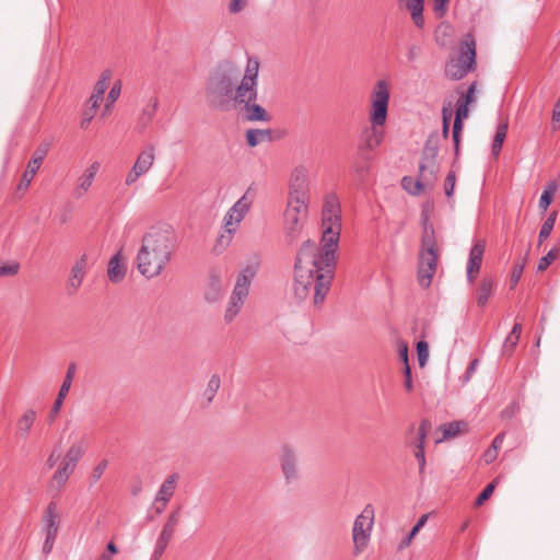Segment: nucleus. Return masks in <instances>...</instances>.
<instances>
[{"label": "nucleus", "instance_id": "obj_21", "mask_svg": "<svg viewBox=\"0 0 560 560\" xmlns=\"http://www.w3.org/2000/svg\"><path fill=\"white\" fill-rule=\"evenodd\" d=\"M254 276H255L254 269H252L249 267L243 269L237 276V279H236V282H235V285H234V289H233L231 295H233L234 299H236L237 301H241V300L246 301L248 293H249V287H250Z\"/></svg>", "mask_w": 560, "mask_h": 560}, {"label": "nucleus", "instance_id": "obj_23", "mask_svg": "<svg viewBox=\"0 0 560 560\" xmlns=\"http://www.w3.org/2000/svg\"><path fill=\"white\" fill-rule=\"evenodd\" d=\"M178 476L176 474L170 475L161 485L155 495V503L163 502L166 505L171 498L174 495Z\"/></svg>", "mask_w": 560, "mask_h": 560}, {"label": "nucleus", "instance_id": "obj_16", "mask_svg": "<svg viewBox=\"0 0 560 560\" xmlns=\"http://www.w3.org/2000/svg\"><path fill=\"white\" fill-rule=\"evenodd\" d=\"M178 521H179L178 511L170 514V516H168V518H167V521H166V523L155 542V548H154V552H153V557L155 558V560H158L165 551L170 540L172 539V537L174 535L175 527L177 526Z\"/></svg>", "mask_w": 560, "mask_h": 560}, {"label": "nucleus", "instance_id": "obj_33", "mask_svg": "<svg viewBox=\"0 0 560 560\" xmlns=\"http://www.w3.org/2000/svg\"><path fill=\"white\" fill-rule=\"evenodd\" d=\"M406 7V9L410 12L411 19L413 23L418 27H422L424 23V19L422 15L423 12V1L424 0H399Z\"/></svg>", "mask_w": 560, "mask_h": 560}, {"label": "nucleus", "instance_id": "obj_48", "mask_svg": "<svg viewBox=\"0 0 560 560\" xmlns=\"http://www.w3.org/2000/svg\"><path fill=\"white\" fill-rule=\"evenodd\" d=\"M557 255H558L557 248L550 249L545 256H542L539 259L538 265H537V270L545 271L550 266V264L557 258Z\"/></svg>", "mask_w": 560, "mask_h": 560}, {"label": "nucleus", "instance_id": "obj_58", "mask_svg": "<svg viewBox=\"0 0 560 560\" xmlns=\"http://www.w3.org/2000/svg\"><path fill=\"white\" fill-rule=\"evenodd\" d=\"M398 354H399L400 360L404 362V366L409 365L408 343L406 341L400 340L398 342Z\"/></svg>", "mask_w": 560, "mask_h": 560}, {"label": "nucleus", "instance_id": "obj_27", "mask_svg": "<svg viewBox=\"0 0 560 560\" xmlns=\"http://www.w3.org/2000/svg\"><path fill=\"white\" fill-rule=\"evenodd\" d=\"M36 420V412L33 409H27L19 418L16 422L15 435L19 439L25 440Z\"/></svg>", "mask_w": 560, "mask_h": 560}, {"label": "nucleus", "instance_id": "obj_47", "mask_svg": "<svg viewBox=\"0 0 560 560\" xmlns=\"http://www.w3.org/2000/svg\"><path fill=\"white\" fill-rule=\"evenodd\" d=\"M469 105L462 103V100H458L457 102V108L455 113V120L454 125L462 126L463 127V120L468 117L469 115Z\"/></svg>", "mask_w": 560, "mask_h": 560}, {"label": "nucleus", "instance_id": "obj_30", "mask_svg": "<svg viewBox=\"0 0 560 560\" xmlns=\"http://www.w3.org/2000/svg\"><path fill=\"white\" fill-rule=\"evenodd\" d=\"M108 278L112 282H119L126 275V268L121 260V253H117L108 264L107 270Z\"/></svg>", "mask_w": 560, "mask_h": 560}, {"label": "nucleus", "instance_id": "obj_7", "mask_svg": "<svg viewBox=\"0 0 560 560\" xmlns=\"http://www.w3.org/2000/svg\"><path fill=\"white\" fill-rule=\"evenodd\" d=\"M259 61L256 58H248L245 73L240 83L236 84L232 95V102L241 107L257 100Z\"/></svg>", "mask_w": 560, "mask_h": 560}, {"label": "nucleus", "instance_id": "obj_17", "mask_svg": "<svg viewBox=\"0 0 560 560\" xmlns=\"http://www.w3.org/2000/svg\"><path fill=\"white\" fill-rule=\"evenodd\" d=\"M486 244L482 240L474 243L466 266V275L469 283H472L480 271Z\"/></svg>", "mask_w": 560, "mask_h": 560}, {"label": "nucleus", "instance_id": "obj_19", "mask_svg": "<svg viewBox=\"0 0 560 560\" xmlns=\"http://www.w3.org/2000/svg\"><path fill=\"white\" fill-rule=\"evenodd\" d=\"M75 364L74 363H71L69 364L68 369H67V373H66V376L63 378V382L61 384V387L59 389V393L57 395V398L51 407V410H50V413H49V418L50 420L52 421L57 415L59 413L60 409H61V406L63 404V399L66 398V396L68 395L70 388H71V385H72V381H73V377H74V374H75Z\"/></svg>", "mask_w": 560, "mask_h": 560}, {"label": "nucleus", "instance_id": "obj_9", "mask_svg": "<svg viewBox=\"0 0 560 560\" xmlns=\"http://www.w3.org/2000/svg\"><path fill=\"white\" fill-rule=\"evenodd\" d=\"M254 202V192L247 189L245 194L228 210L223 218L224 230L229 234L226 243L231 242L240 223L244 220Z\"/></svg>", "mask_w": 560, "mask_h": 560}, {"label": "nucleus", "instance_id": "obj_15", "mask_svg": "<svg viewBox=\"0 0 560 560\" xmlns=\"http://www.w3.org/2000/svg\"><path fill=\"white\" fill-rule=\"evenodd\" d=\"M308 170L304 165H298L293 168L289 179L288 197L306 198L308 192Z\"/></svg>", "mask_w": 560, "mask_h": 560}, {"label": "nucleus", "instance_id": "obj_56", "mask_svg": "<svg viewBox=\"0 0 560 560\" xmlns=\"http://www.w3.org/2000/svg\"><path fill=\"white\" fill-rule=\"evenodd\" d=\"M518 342V337L517 336H508L504 340V343H503V352L506 353V354H511L516 345Z\"/></svg>", "mask_w": 560, "mask_h": 560}, {"label": "nucleus", "instance_id": "obj_41", "mask_svg": "<svg viewBox=\"0 0 560 560\" xmlns=\"http://www.w3.org/2000/svg\"><path fill=\"white\" fill-rule=\"evenodd\" d=\"M20 270V264L13 260H0V277H13Z\"/></svg>", "mask_w": 560, "mask_h": 560}, {"label": "nucleus", "instance_id": "obj_35", "mask_svg": "<svg viewBox=\"0 0 560 560\" xmlns=\"http://www.w3.org/2000/svg\"><path fill=\"white\" fill-rule=\"evenodd\" d=\"M442 440H447L456 436L459 432L466 429L464 421H453L441 425Z\"/></svg>", "mask_w": 560, "mask_h": 560}, {"label": "nucleus", "instance_id": "obj_1", "mask_svg": "<svg viewBox=\"0 0 560 560\" xmlns=\"http://www.w3.org/2000/svg\"><path fill=\"white\" fill-rule=\"evenodd\" d=\"M322 237L316 253V244L303 242L294 264L293 293L299 302L313 293V303L323 304L330 290L337 266V250L342 229L341 206L335 194L324 199L320 213Z\"/></svg>", "mask_w": 560, "mask_h": 560}, {"label": "nucleus", "instance_id": "obj_51", "mask_svg": "<svg viewBox=\"0 0 560 560\" xmlns=\"http://www.w3.org/2000/svg\"><path fill=\"white\" fill-rule=\"evenodd\" d=\"M495 488V481L490 482L486 488L480 492V494L477 497L475 501L476 506H480L483 504L485 501H487L491 494L493 493V490Z\"/></svg>", "mask_w": 560, "mask_h": 560}, {"label": "nucleus", "instance_id": "obj_57", "mask_svg": "<svg viewBox=\"0 0 560 560\" xmlns=\"http://www.w3.org/2000/svg\"><path fill=\"white\" fill-rule=\"evenodd\" d=\"M415 457L419 464V474L422 475L427 465L424 447L420 446L415 451Z\"/></svg>", "mask_w": 560, "mask_h": 560}, {"label": "nucleus", "instance_id": "obj_5", "mask_svg": "<svg viewBox=\"0 0 560 560\" xmlns=\"http://www.w3.org/2000/svg\"><path fill=\"white\" fill-rule=\"evenodd\" d=\"M476 65V44L474 37L468 34L464 37L459 54L451 58L445 66V75L454 81L463 79L468 72L472 71Z\"/></svg>", "mask_w": 560, "mask_h": 560}, {"label": "nucleus", "instance_id": "obj_64", "mask_svg": "<svg viewBox=\"0 0 560 560\" xmlns=\"http://www.w3.org/2000/svg\"><path fill=\"white\" fill-rule=\"evenodd\" d=\"M418 534V530H416L413 527L410 530V533L399 542V549H404L408 547L413 539V537Z\"/></svg>", "mask_w": 560, "mask_h": 560}, {"label": "nucleus", "instance_id": "obj_18", "mask_svg": "<svg viewBox=\"0 0 560 560\" xmlns=\"http://www.w3.org/2000/svg\"><path fill=\"white\" fill-rule=\"evenodd\" d=\"M223 290L222 272L218 269H212L209 272V277L203 289L205 300L209 303L219 301L223 294Z\"/></svg>", "mask_w": 560, "mask_h": 560}, {"label": "nucleus", "instance_id": "obj_46", "mask_svg": "<svg viewBox=\"0 0 560 560\" xmlns=\"http://www.w3.org/2000/svg\"><path fill=\"white\" fill-rule=\"evenodd\" d=\"M48 153V144H40L37 147V149L34 151L32 159L28 161L30 163L34 164V166L42 165L45 156Z\"/></svg>", "mask_w": 560, "mask_h": 560}, {"label": "nucleus", "instance_id": "obj_14", "mask_svg": "<svg viewBox=\"0 0 560 560\" xmlns=\"http://www.w3.org/2000/svg\"><path fill=\"white\" fill-rule=\"evenodd\" d=\"M155 161V148L153 144H148L138 154L132 167L125 178L126 186H132L141 176L145 175Z\"/></svg>", "mask_w": 560, "mask_h": 560}, {"label": "nucleus", "instance_id": "obj_26", "mask_svg": "<svg viewBox=\"0 0 560 560\" xmlns=\"http://www.w3.org/2000/svg\"><path fill=\"white\" fill-rule=\"evenodd\" d=\"M383 126L384 125H371V129L366 132L363 144L360 145L361 151H373L381 145L384 140V131L382 129Z\"/></svg>", "mask_w": 560, "mask_h": 560}, {"label": "nucleus", "instance_id": "obj_8", "mask_svg": "<svg viewBox=\"0 0 560 560\" xmlns=\"http://www.w3.org/2000/svg\"><path fill=\"white\" fill-rule=\"evenodd\" d=\"M389 85L385 80L375 83L371 92L369 119L371 125H385L389 104Z\"/></svg>", "mask_w": 560, "mask_h": 560}, {"label": "nucleus", "instance_id": "obj_45", "mask_svg": "<svg viewBox=\"0 0 560 560\" xmlns=\"http://www.w3.org/2000/svg\"><path fill=\"white\" fill-rule=\"evenodd\" d=\"M69 478L70 475L58 468L51 478L50 487L60 490L67 483Z\"/></svg>", "mask_w": 560, "mask_h": 560}, {"label": "nucleus", "instance_id": "obj_36", "mask_svg": "<svg viewBox=\"0 0 560 560\" xmlns=\"http://www.w3.org/2000/svg\"><path fill=\"white\" fill-rule=\"evenodd\" d=\"M244 303H245V300L237 301L236 299H234L233 295H231L230 301L226 306V310H225L224 319L228 323L232 322L240 313Z\"/></svg>", "mask_w": 560, "mask_h": 560}, {"label": "nucleus", "instance_id": "obj_50", "mask_svg": "<svg viewBox=\"0 0 560 560\" xmlns=\"http://www.w3.org/2000/svg\"><path fill=\"white\" fill-rule=\"evenodd\" d=\"M524 268H525V259L522 262H517L513 266V269L511 272V278H510L511 288H514L518 283V281L522 278Z\"/></svg>", "mask_w": 560, "mask_h": 560}, {"label": "nucleus", "instance_id": "obj_42", "mask_svg": "<svg viewBox=\"0 0 560 560\" xmlns=\"http://www.w3.org/2000/svg\"><path fill=\"white\" fill-rule=\"evenodd\" d=\"M370 170V160L369 158H363L361 161H358L353 165V172L357 176V178L362 182L364 180L366 174Z\"/></svg>", "mask_w": 560, "mask_h": 560}, {"label": "nucleus", "instance_id": "obj_12", "mask_svg": "<svg viewBox=\"0 0 560 560\" xmlns=\"http://www.w3.org/2000/svg\"><path fill=\"white\" fill-rule=\"evenodd\" d=\"M112 79V71L104 70L94 85L93 92L88 101V107L83 110L81 127L88 128L92 119L94 118L95 112L100 106V103L103 101L105 91L108 88L109 81Z\"/></svg>", "mask_w": 560, "mask_h": 560}, {"label": "nucleus", "instance_id": "obj_6", "mask_svg": "<svg viewBox=\"0 0 560 560\" xmlns=\"http://www.w3.org/2000/svg\"><path fill=\"white\" fill-rule=\"evenodd\" d=\"M307 200L306 198L288 197L283 212V226L289 243H293L301 234L308 213Z\"/></svg>", "mask_w": 560, "mask_h": 560}, {"label": "nucleus", "instance_id": "obj_37", "mask_svg": "<svg viewBox=\"0 0 560 560\" xmlns=\"http://www.w3.org/2000/svg\"><path fill=\"white\" fill-rule=\"evenodd\" d=\"M84 453V445L82 443H74L68 448L63 458L77 465L79 460L83 457Z\"/></svg>", "mask_w": 560, "mask_h": 560}, {"label": "nucleus", "instance_id": "obj_11", "mask_svg": "<svg viewBox=\"0 0 560 560\" xmlns=\"http://www.w3.org/2000/svg\"><path fill=\"white\" fill-rule=\"evenodd\" d=\"M439 153L438 137L430 136L425 141L422 162L419 170L422 171V177L428 183H436L439 173V163L436 161Z\"/></svg>", "mask_w": 560, "mask_h": 560}, {"label": "nucleus", "instance_id": "obj_59", "mask_svg": "<svg viewBox=\"0 0 560 560\" xmlns=\"http://www.w3.org/2000/svg\"><path fill=\"white\" fill-rule=\"evenodd\" d=\"M404 376H405L404 386H405L406 390L411 392L413 389V383H412V377H411L410 365L404 366Z\"/></svg>", "mask_w": 560, "mask_h": 560}, {"label": "nucleus", "instance_id": "obj_55", "mask_svg": "<svg viewBox=\"0 0 560 560\" xmlns=\"http://www.w3.org/2000/svg\"><path fill=\"white\" fill-rule=\"evenodd\" d=\"M248 3V0H231L229 3V11L232 14L242 12Z\"/></svg>", "mask_w": 560, "mask_h": 560}, {"label": "nucleus", "instance_id": "obj_54", "mask_svg": "<svg viewBox=\"0 0 560 560\" xmlns=\"http://www.w3.org/2000/svg\"><path fill=\"white\" fill-rule=\"evenodd\" d=\"M455 182H456V177H455V173L454 172H450L445 178V183H444V190H445V195L447 197H452L453 194H454V188H455Z\"/></svg>", "mask_w": 560, "mask_h": 560}, {"label": "nucleus", "instance_id": "obj_44", "mask_svg": "<svg viewBox=\"0 0 560 560\" xmlns=\"http://www.w3.org/2000/svg\"><path fill=\"white\" fill-rule=\"evenodd\" d=\"M431 429V423L429 420H422L420 425H419V429H418V436L415 441V447L418 448L420 446L424 447V441H425V436L429 432V430Z\"/></svg>", "mask_w": 560, "mask_h": 560}, {"label": "nucleus", "instance_id": "obj_49", "mask_svg": "<svg viewBox=\"0 0 560 560\" xmlns=\"http://www.w3.org/2000/svg\"><path fill=\"white\" fill-rule=\"evenodd\" d=\"M417 355L419 365L423 368L429 358V346L425 341H419L417 343Z\"/></svg>", "mask_w": 560, "mask_h": 560}, {"label": "nucleus", "instance_id": "obj_62", "mask_svg": "<svg viewBox=\"0 0 560 560\" xmlns=\"http://www.w3.org/2000/svg\"><path fill=\"white\" fill-rule=\"evenodd\" d=\"M56 537L57 536L46 535L45 541H44V545H43V552L45 555H48V553L51 552Z\"/></svg>", "mask_w": 560, "mask_h": 560}, {"label": "nucleus", "instance_id": "obj_2", "mask_svg": "<svg viewBox=\"0 0 560 560\" xmlns=\"http://www.w3.org/2000/svg\"><path fill=\"white\" fill-rule=\"evenodd\" d=\"M177 246V237L172 226L163 224L151 226L142 236L137 254V269L148 279L161 275Z\"/></svg>", "mask_w": 560, "mask_h": 560}, {"label": "nucleus", "instance_id": "obj_3", "mask_svg": "<svg viewBox=\"0 0 560 560\" xmlns=\"http://www.w3.org/2000/svg\"><path fill=\"white\" fill-rule=\"evenodd\" d=\"M240 78L241 71L234 63H220L209 75L206 84L205 93L208 105L215 109L229 110Z\"/></svg>", "mask_w": 560, "mask_h": 560}, {"label": "nucleus", "instance_id": "obj_39", "mask_svg": "<svg viewBox=\"0 0 560 560\" xmlns=\"http://www.w3.org/2000/svg\"><path fill=\"white\" fill-rule=\"evenodd\" d=\"M556 218H557V213L552 212L542 223V226L540 229L539 236H538L539 245L544 242V240H546L551 234L553 226H555Z\"/></svg>", "mask_w": 560, "mask_h": 560}, {"label": "nucleus", "instance_id": "obj_63", "mask_svg": "<svg viewBox=\"0 0 560 560\" xmlns=\"http://www.w3.org/2000/svg\"><path fill=\"white\" fill-rule=\"evenodd\" d=\"M77 465L71 463V462H68L67 459L62 458L60 465L58 468H60L61 470H63L65 472H67L68 475H72L74 469H75Z\"/></svg>", "mask_w": 560, "mask_h": 560}, {"label": "nucleus", "instance_id": "obj_13", "mask_svg": "<svg viewBox=\"0 0 560 560\" xmlns=\"http://www.w3.org/2000/svg\"><path fill=\"white\" fill-rule=\"evenodd\" d=\"M279 462L285 483L291 485L296 481L300 477L298 450L290 444L281 445Z\"/></svg>", "mask_w": 560, "mask_h": 560}, {"label": "nucleus", "instance_id": "obj_20", "mask_svg": "<svg viewBox=\"0 0 560 560\" xmlns=\"http://www.w3.org/2000/svg\"><path fill=\"white\" fill-rule=\"evenodd\" d=\"M100 162H93L82 175H80L77 179L75 187L73 189L74 198H82L91 188L93 180L100 170Z\"/></svg>", "mask_w": 560, "mask_h": 560}, {"label": "nucleus", "instance_id": "obj_60", "mask_svg": "<svg viewBox=\"0 0 560 560\" xmlns=\"http://www.w3.org/2000/svg\"><path fill=\"white\" fill-rule=\"evenodd\" d=\"M475 90H476V84L475 83L470 84L464 98H460L462 103L467 104V105H470L471 103H474L476 101Z\"/></svg>", "mask_w": 560, "mask_h": 560}, {"label": "nucleus", "instance_id": "obj_24", "mask_svg": "<svg viewBox=\"0 0 560 560\" xmlns=\"http://www.w3.org/2000/svg\"><path fill=\"white\" fill-rule=\"evenodd\" d=\"M435 183H428L422 177V171L419 170V177L418 179H413L410 176H405L401 179V186L402 188L413 195L418 196L420 195L425 188H432Z\"/></svg>", "mask_w": 560, "mask_h": 560}, {"label": "nucleus", "instance_id": "obj_28", "mask_svg": "<svg viewBox=\"0 0 560 560\" xmlns=\"http://www.w3.org/2000/svg\"><path fill=\"white\" fill-rule=\"evenodd\" d=\"M242 110L244 112V118L248 121H269L271 119L267 110L255 102L245 104L242 106Z\"/></svg>", "mask_w": 560, "mask_h": 560}, {"label": "nucleus", "instance_id": "obj_61", "mask_svg": "<svg viewBox=\"0 0 560 560\" xmlns=\"http://www.w3.org/2000/svg\"><path fill=\"white\" fill-rule=\"evenodd\" d=\"M463 130L462 126L453 125V140L455 147V154L457 155L459 152V142H460V132Z\"/></svg>", "mask_w": 560, "mask_h": 560}, {"label": "nucleus", "instance_id": "obj_52", "mask_svg": "<svg viewBox=\"0 0 560 560\" xmlns=\"http://www.w3.org/2000/svg\"><path fill=\"white\" fill-rule=\"evenodd\" d=\"M553 191H555L553 187H549L548 189H545L542 191L540 199H539V208L542 211H546L548 209V207L550 206V203L552 201Z\"/></svg>", "mask_w": 560, "mask_h": 560}, {"label": "nucleus", "instance_id": "obj_22", "mask_svg": "<svg viewBox=\"0 0 560 560\" xmlns=\"http://www.w3.org/2000/svg\"><path fill=\"white\" fill-rule=\"evenodd\" d=\"M86 265V256L83 255L75 261V264L71 268V275L68 280V289L71 292H75L80 288L85 276Z\"/></svg>", "mask_w": 560, "mask_h": 560}, {"label": "nucleus", "instance_id": "obj_32", "mask_svg": "<svg viewBox=\"0 0 560 560\" xmlns=\"http://www.w3.org/2000/svg\"><path fill=\"white\" fill-rule=\"evenodd\" d=\"M159 106V101L156 97L150 98L148 104L142 108L141 114L138 119L139 127L143 130L145 129L151 121L153 120Z\"/></svg>", "mask_w": 560, "mask_h": 560}, {"label": "nucleus", "instance_id": "obj_53", "mask_svg": "<svg viewBox=\"0 0 560 560\" xmlns=\"http://www.w3.org/2000/svg\"><path fill=\"white\" fill-rule=\"evenodd\" d=\"M119 94H120V83L117 82L112 86V89L107 95L106 105H105L106 109H109L110 105L116 102Z\"/></svg>", "mask_w": 560, "mask_h": 560}, {"label": "nucleus", "instance_id": "obj_38", "mask_svg": "<svg viewBox=\"0 0 560 560\" xmlns=\"http://www.w3.org/2000/svg\"><path fill=\"white\" fill-rule=\"evenodd\" d=\"M38 170H39V166H34V164L28 162L26 170L24 171V173L22 175V178L18 186V189L26 190L30 187V185H31L34 176L38 172Z\"/></svg>", "mask_w": 560, "mask_h": 560}, {"label": "nucleus", "instance_id": "obj_10", "mask_svg": "<svg viewBox=\"0 0 560 560\" xmlns=\"http://www.w3.org/2000/svg\"><path fill=\"white\" fill-rule=\"evenodd\" d=\"M374 523V512L370 505L365 506L359 514L353 524L352 539L354 544V553L359 555L366 546L371 537Z\"/></svg>", "mask_w": 560, "mask_h": 560}, {"label": "nucleus", "instance_id": "obj_31", "mask_svg": "<svg viewBox=\"0 0 560 560\" xmlns=\"http://www.w3.org/2000/svg\"><path fill=\"white\" fill-rule=\"evenodd\" d=\"M494 281L491 278H482L476 290L478 306L483 307L492 295Z\"/></svg>", "mask_w": 560, "mask_h": 560}, {"label": "nucleus", "instance_id": "obj_40", "mask_svg": "<svg viewBox=\"0 0 560 560\" xmlns=\"http://www.w3.org/2000/svg\"><path fill=\"white\" fill-rule=\"evenodd\" d=\"M221 385V380L218 375H212L207 384V387L205 389V397L207 398L208 402H211L219 390Z\"/></svg>", "mask_w": 560, "mask_h": 560}, {"label": "nucleus", "instance_id": "obj_43", "mask_svg": "<svg viewBox=\"0 0 560 560\" xmlns=\"http://www.w3.org/2000/svg\"><path fill=\"white\" fill-rule=\"evenodd\" d=\"M108 462L106 459H102L92 470L89 481L90 485L93 486L100 481L102 476L104 475L106 468H107Z\"/></svg>", "mask_w": 560, "mask_h": 560}, {"label": "nucleus", "instance_id": "obj_4", "mask_svg": "<svg viewBox=\"0 0 560 560\" xmlns=\"http://www.w3.org/2000/svg\"><path fill=\"white\" fill-rule=\"evenodd\" d=\"M438 255L434 230L425 228L421 238L418 262V281L422 288H429L436 271Z\"/></svg>", "mask_w": 560, "mask_h": 560}, {"label": "nucleus", "instance_id": "obj_25", "mask_svg": "<svg viewBox=\"0 0 560 560\" xmlns=\"http://www.w3.org/2000/svg\"><path fill=\"white\" fill-rule=\"evenodd\" d=\"M59 516L56 502H50L44 515L45 535L57 536L59 528Z\"/></svg>", "mask_w": 560, "mask_h": 560}, {"label": "nucleus", "instance_id": "obj_34", "mask_svg": "<svg viewBox=\"0 0 560 560\" xmlns=\"http://www.w3.org/2000/svg\"><path fill=\"white\" fill-rule=\"evenodd\" d=\"M508 126L509 122L508 119H505L504 121L500 122L497 127V131L492 142V154L494 156H498L501 152L504 139L506 137Z\"/></svg>", "mask_w": 560, "mask_h": 560}, {"label": "nucleus", "instance_id": "obj_29", "mask_svg": "<svg viewBox=\"0 0 560 560\" xmlns=\"http://www.w3.org/2000/svg\"><path fill=\"white\" fill-rule=\"evenodd\" d=\"M273 140L271 129H248L246 131V142L250 148H255L261 142H271Z\"/></svg>", "mask_w": 560, "mask_h": 560}]
</instances>
